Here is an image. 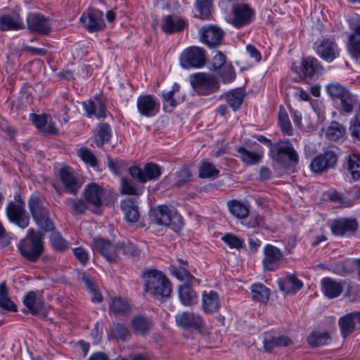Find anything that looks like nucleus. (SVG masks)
Returning a JSON list of instances; mask_svg holds the SVG:
<instances>
[{
    "label": "nucleus",
    "instance_id": "f257e3e1",
    "mask_svg": "<svg viewBox=\"0 0 360 360\" xmlns=\"http://www.w3.org/2000/svg\"><path fill=\"white\" fill-rule=\"evenodd\" d=\"M145 290L155 299L169 297L172 284L160 271L150 269L143 273Z\"/></svg>",
    "mask_w": 360,
    "mask_h": 360
},
{
    "label": "nucleus",
    "instance_id": "f03ea898",
    "mask_svg": "<svg viewBox=\"0 0 360 360\" xmlns=\"http://www.w3.org/2000/svg\"><path fill=\"white\" fill-rule=\"evenodd\" d=\"M43 240L44 234L41 231L29 229L18 245L21 255L30 262H36L44 250Z\"/></svg>",
    "mask_w": 360,
    "mask_h": 360
},
{
    "label": "nucleus",
    "instance_id": "7ed1b4c3",
    "mask_svg": "<svg viewBox=\"0 0 360 360\" xmlns=\"http://www.w3.org/2000/svg\"><path fill=\"white\" fill-rule=\"evenodd\" d=\"M269 155L273 160L286 167L295 166L299 162V155L292 143L286 139L271 146Z\"/></svg>",
    "mask_w": 360,
    "mask_h": 360
},
{
    "label": "nucleus",
    "instance_id": "20e7f679",
    "mask_svg": "<svg viewBox=\"0 0 360 360\" xmlns=\"http://www.w3.org/2000/svg\"><path fill=\"white\" fill-rule=\"evenodd\" d=\"M28 207L35 223L45 231H51L54 229L50 219V213L41 198L32 195L28 200Z\"/></svg>",
    "mask_w": 360,
    "mask_h": 360
},
{
    "label": "nucleus",
    "instance_id": "39448f33",
    "mask_svg": "<svg viewBox=\"0 0 360 360\" xmlns=\"http://www.w3.org/2000/svg\"><path fill=\"white\" fill-rule=\"evenodd\" d=\"M347 285L346 295L351 297L354 291L360 292V285L352 284L351 282L342 280L336 281L330 278H324L321 280L322 291L328 298L338 297L343 290V286Z\"/></svg>",
    "mask_w": 360,
    "mask_h": 360
},
{
    "label": "nucleus",
    "instance_id": "423d86ee",
    "mask_svg": "<svg viewBox=\"0 0 360 360\" xmlns=\"http://www.w3.org/2000/svg\"><path fill=\"white\" fill-rule=\"evenodd\" d=\"M153 214L154 220L158 225L168 226L175 232H178L183 227L181 216L176 213H172L167 205L158 206Z\"/></svg>",
    "mask_w": 360,
    "mask_h": 360
},
{
    "label": "nucleus",
    "instance_id": "0eeeda50",
    "mask_svg": "<svg viewBox=\"0 0 360 360\" xmlns=\"http://www.w3.org/2000/svg\"><path fill=\"white\" fill-rule=\"evenodd\" d=\"M190 80L193 88L199 94L208 95L217 91L219 88L217 77L207 73L200 72L193 75Z\"/></svg>",
    "mask_w": 360,
    "mask_h": 360
},
{
    "label": "nucleus",
    "instance_id": "6e6552de",
    "mask_svg": "<svg viewBox=\"0 0 360 360\" xmlns=\"http://www.w3.org/2000/svg\"><path fill=\"white\" fill-rule=\"evenodd\" d=\"M179 62L184 69L201 68L206 62L205 51L198 46H190L181 53Z\"/></svg>",
    "mask_w": 360,
    "mask_h": 360
},
{
    "label": "nucleus",
    "instance_id": "1a4fd4ad",
    "mask_svg": "<svg viewBox=\"0 0 360 360\" xmlns=\"http://www.w3.org/2000/svg\"><path fill=\"white\" fill-rule=\"evenodd\" d=\"M6 214L11 222L21 229H25L30 224V217L26 213L23 201L10 202L6 207Z\"/></svg>",
    "mask_w": 360,
    "mask_h": 360
},
{
    "label": "nucleus",
    "instance_id": "9d476101",
    "mask_svg": "<svg viewBox=\"0 0 360 360\" xmlns=\"http://www.w3.org/2000/svg\"><path fill=\"white\" fill-rule=\"evenodd\" d=\"M129 174L140 183L144 184L148 181L158 179L161 175V168L158 165L150 162L144 166L143 170L136 166L131 167Z\"/></svg>",
    "mask_w": 360,
    "mask_h": 360
},
{
    "label": "nucleus",
    "instance_id": "9b49d317",
    "mask_svg": "<svg viewBox=\"0 0 360 360\" xmlns=\"http://www.w3.org/2000/svg\"><path fill=\"white\" fill-rule=\"evenodd\" d=\"M27 25L30 32L42 35L49 34L51 30L49 19L41 13H29Z\"/></svg>",
    "mask_w": 360,
    "mask_h": 360
},
{
    "label": "nucleus",
    "instance_id": "f8f14e48",
    "mask_svg": "<svg viewBox=\"0 0 360 360\" xmlns=\"http://www.w3.org/2000/svg\"><path fill=\"white\" fill-rule=\"evenodd\" d=\"M60 178L65 191L76 195L82 186V181L75 174L70 167H64L60 170Z\"/></svg>",
    "mask_w": 360,
    "mask_h": 360
},
{
    "label": "nucleus",
    "instance_id": "ddd939ff",
    "mask_svg": "<svg viewBox=\"0 0 360 360\" xmlns=\"http://www.w3.org/2000/svg\"><path fill=\"white\" fill-rule=\"evenodd\" d=\"M103 17V14L101 11L92 8L83 13L80 21L89 32H96L103 30L105 27Z\"/></svg>",
    "mask_w": 360,
    "mask_h": 360
},
{
    "label": "nucleus",
    "instance_id": "4468645a",
    "mask_svg": "<svg viewBox=\"0 0 360 360\" xmlns=\"http://www.w3.org/2000/svg\"><path fill=\"white\" fill-rule=\"evenodd\" d=\"M338 162V156L333 151H327L313 159L311 169L316 173H321L327 169L334 168Z\"/></svg>",
    "mask_w": 360,
    "mask_h": 360
},
{
    "label": "nucleus",
    "instance_id": "2eb2a0df",
    "mask_svg": "<svg viewBox=\"0 0 360 360\" xmlns=\"http://www.w3.org/2000/svg\"><path fill=\"white\" fill-rule=\"evenodd\" d=\"M160 108L158 99L151 95H141L137 98V109L141 115L150 117L155 115Z\"/></svg>",
    "mask_w": 360,
    "mask_h": 360
},
{
    "label": "nucleus",
    "instance_id": "dca6fc26",
    "mask_svg": "<svg viewBox=\"0 0 360 360\" xmlns=\"http://www.w3.org/2000/svg\"><path fill=\"white\" fill-rule=\"evenodd\" d=\"M175 321L177 326L185 329H194L200 331L204 326L202 317L189 311L177 314L175 316Z\"/></svg>",
    "mask_w": 360,
    "mask_h": 360
},
{
    "label": "nucleus",
    "instance_id": "f3484780",
    "mask_svg": "<svg viewBox=\"0 0 360 360\" xmlns=\"http://www.w3.org/2000/svg\"><path fill=\"white\" fill-rule=\"evenodd\" d=\"M200 39L207 46L214 48L221 44L224 32L219 27L204 26L200 30Z\"/></svg>",
    "mask_w": 360,
    "mask_h": 360
},
{
    "label": "nucleus",
    "instance_id": "a211bd4d",
    "mask_svg": "<svg viewBox=\"0 0 360 360\" xmlns=\"http://www.w3.org/2000/svg\"><path fill=\"white\" fill-rule=\"evenodd\" d=\"M231 13L233 15L231 23L238 28L249 24L254 14L253 11L244 4L233 5Z\"/></svg>",
    "mask_w": 360,
    "mask_h": 360
},
{
    "label": "nucleus",
    "instance_id": "6ab92c4d",
    "mask_svg": "<svg viewBox=\"0 0 360 360\" xmlns=\"http://www.w3.org/2000/svg\"><path fill=\"white\" fill-rule=\"evenodd\" d=\"M94 248L96 251L103 256L110 263L117 261V243L112 245L109 240L98 238L94 239Z\"/></svg>",
    "mask_w": 360,
    "mask_h": 360
},
{
    "label": "nucleus",
    "instance_id": "aec40b11",
    "mask_svg": "<svg viewBox=\"0 0 360 360\" xmlns=\"http://www.w3.org/2000/svg\"><path fill=\"white\" fill-rule=\"evenodd\" d=\"M316 53L323 60L330 63L339 56L338 46L334 39L325 38L317 46Z\"/></svg>",
    "mask_w": 360,
    "mask_h": 360
},
{
    "label": "nucleus",
    "instance_id": "412c9836",
    "mask_svg": "<svg viewBox=\"0 0 360 360\" xmlns=\"http://www.w3.org/2000/svg\"><path fill=\"white\" fill-rule=\"evenodd\" d=\"M282 257L283 253L278 248L271 245H265L262 259L264 269L271 271L276 270Z\"/></svg>",
    "mask_w": 360,
    "mask_h": 360
},
{
    "label": "nucleus",
    "instance_id": "4be33fe9",
    "mask_svg": "<svg viewBox=\"0 0 360 360\" xmlns=\"http://www.w3.org/2000/svg\"><path fill=\"white\" fill-rule=\"evenodd\" d=\"M105 189L92 183L88 184L84 190V196L87 202L98 209L103 205V198L105 196Z\"/></svg>",
    "mask_w": 360,
    "mask_h": 360
},
{
    "label": "nucleus",
    "instance_id": "5701e85b",
    "mask_svg": "<svg viewBox=\"0 0 360 360\" xmlns=\"http://www.w3.org/2000/svg\"><path fill=\"white\" fill-rule=\"evenodd\" d=\"M292 344L290 338L285 335H275L272 332L263 335V348L265 352L271 353L274 348L287 347Z\"/></svg>",
    "mask_w": 360,
    "mask_h": 360
},
{
    "label": "nucleus",
    "instance_id": "b1692460",
    "mask_svg": "<svg viewBox=\"0 0 360 360\" xmlns=\"http://www.w3.org/2000/svg\"><path fill=\"white\" fill-rule=\"evenodd\" d=\"M358 228L356 219L341 218L334 221L331 226V231L334 235L343 236L347 233H353Z\"/></svg>",
    "mask_w": 360,
    "mask_h": 360
},
{
    "label": "nucleus",
    "instance_id": "393cba45",
    "mask_svg": "<svg viewBox=\"0 0 360 360\" xmlns=\"http://www.w3.org/2000/svg\"><path fill=\"white\" fill-rule=\"evenodd\" d=\"M24 28L25 25L19 13L14 12L0 15V30H18Z\"/></svg>",
    "mask_w": 360,
    "mask_h": 360
},
{
    "label": "nucleus",
    "instance_id": "a878e982",
    "mask_svg": "<svg viewBox=\"0 0 360 360\" xmlns=\"http://www.w3.org/2000/svg\"><path fill=\"white\" fill-rule=\"evenodd\" d=\"M186 22L174 15H168L162 18L161 29L166 34L180 32L183 30Z\"/></svg>",
    "mask_w": 360,
    "mask_h": 360
},
{
    "label": "nucleus",
    "instance_id": "bb28decb",
    "mask_svg": "<svg viewBox=\"0 0 360 360\" xmlns=\"http://www.w3.org/2000/svg\"><path fill=\"white\" fill-rule=\"evenodd\" d=\"M120 207L125 219L129 223L136 222L140 217L138 202L134 198H129L120 202Z\"/></svg>",
    "mask_w": 360,
    "mask_h": 360
},
{
    "label": "nucleus",
    "instance_id": "cd10ccee",
    "mask_svg": "<svg viewBox=\"0 0 360 360\" xmlns=\"http://www.w3.org/2000/svg\"><path fill=\"white\" fill-rule=\"evenodd\" d=\"M202 297V309L205 313L213 314L218 311L221 304L217 292L213 290L204 291Z\"/></svg>",
    "mask_w": 360,
    "mask_h": 360
},
{
    "label": "nucleus",
    "instance_id": "c85d7f7f",
    "mask_svg": "<svg viewBox=\"0 0 360 360\" xmlns=\"http://www.w3.org/2000/svg\"><path fill=\"white\" fill-rule=\"evenodd\" d=\"M23 302L32 315H46V308L42 302L37 300V295L34 292H29L24 297Z\"/></svg>",
    "mask_w": 360,
    "mask_h": 360
},
{
    "label": "nucleus",
    "instance_id": "c756f323",
    "mask_svg": "<svg viewBox=\"0 0 360 360\" xmlns=\"http://www.w3.org/2000/svg\"><path fill=\"white\" fill-rule=\"evenodd\" d=\"M278 284L280 290L286 294H295L303 286L302 282L292 274L279 278Z\"/></svg>",
    "mask_w": 360,
    "mask_h": 360
},
{
    "label": "nucleus",
    "instance_id": "7c9ffc66",
    "mask_svg": "<svg viewBox=\"0 0 360 360\" xmlns=\"http://www.w3.org/2000/svg\"><path fill=\"white\" fill-rule=\"evenodd\" d=\"M82 105L89 117L95 116L97 118H104L106 116L105 105L101 100L98 101L96 103L91 100L84 101Z\"/></svg>",
    "mask_w": 360,
    "mask_h": 360
},
{
    "label": "nucleus",
    "instance_id": "2f4dec72",
    "mask_svg": "<svg viewBox=\"0 0 360 360\" xmlns=\"http://www.w3.org/2000/svg\"><path fill=\"white\" fill-rule=\"evenodd\" d=\"M318 68V60L315 58L308 57L303 58L302 60L301 65L299 68L300 71L298 72L297 70V67L295 68V71L298 72L300 76L312 77Z\"/></svg>",
    "mask_w": 360,
    "mask_h": 360
},
{
    "label": "nucleus",
    "instance_id": "473e14b6",
    "mask_svg": "<svg viewBox=\"0 0 360 360\" xmlns=\"http://www.w3.org/2000/svg\"><path fill=\"white\" fill-rule=\"evenodd\" d=\"M221 97L224 98L233 110L236 111L243 101L245 92L242 89H236L222 95Z\"/></svg>",
    "mask_w": 360,
    "mask_h": 360
},
{
    "label": "nucleus",
    "instance_id": "72a5a7b5",
    "mask_svg": "<svg viewBox=\"0 0 360 360\" xmlns=\"http://www.w3.org/2000/svg\"><path fill=\"white\" fill-rule=\"evenodd\" d=\"M179 297L181 303L186 306H190L197 302L196 292L188 283L179 286Z\"/></svg>",
    "mask_w": 360,
    "mask_h": 360
},
{
    "label": "nucleus",
    "instance_id": "f704fd0d",
    "mask_svg": "<svg viewBox=\"0 0 360 360\" xmlns=\"http://www.w3.org/2000/svg\"><path fill=\"white\" fill-rule=\"evenodd\" d=\"M180 266L179 267L171 265L169 268V271L172 275L175 276L180 281H185L186 282L191 283L192 281H197V279L187 270L184 266L187 264L184 262L182 259L179 260Z\"/></svg>",
    "mask_w": 360,
    "mask_h": 360
},
{
    "label": "nucleus",
    "instance_id": "c9c22d12",
    "mask_svg": "<svg viewBox=\"0 0 360 360\" xmlns=\"http://www.w3.org/2000/svg\"><path fill=\"white\" fill-rule=\"evenodd\" d=\"M131 326L135 333L146 335L151 328L153 322L143 316H136L131 320Z\"/></svg>",
    "mask_w": 360,
    "mask_h": 360
},
{
    "label": "nucleus",
    "instance_id": "e433bc0d",
    "mask_svg": "<svg viewBox=\"0 0 360 360\" xmlns=\"http://www.w3.org/2000/svg\"><path fill=\"white\" fill-rule=\"evenodd\" d=\"M87 201L82 198H67L65 205L73 214H82L89 209Z\"/></svg>",
    "mask_w": 360,
    "mask_h": 360
},
{
    "label": "nucleus",
    "instance_id": "4c0bfd02",
    "mask_svg": "<svg viewBox=\"0 0 360 360\" xmlns=\"http://www.w3.org/2000/svg\"><path fill=\"white\" fill-rule=\"evenodd\" d=\"M110 127L107 123H101L98 126L95 134V143L97 146L101 148L105 143H108L111 138Z\"/></svg>",
    "mask_w": 360,
    "mask_h": 360
},
{
    "label": "nucleus",
    "instance_id": "58836bf2",
    "mask_svg": "<svg viewBox=\"0 0 360 360\" xmlns=\"http://www.w3.org/2000/svg\"><path fill=\"white\" fill-rule=\"evenodd\" d=\"M252 297L255 301L265 303L268 301L270 290L262 283L253 284L251 287Z\"/></svg>",
    "mask_w": 360,
    "mask_h": 360
},
{
    "label": "nucleus",
    "instance_id": "ea45409f",
    "mask_svg": "<svg viewBox=\"0 0 360 360\" xmlns=\"http://www.w3.org/2000/svg\"><path fill=\"white\" fill-rule=\"evenodd\" d=\"M341 329V335L343 338H346L351 334L355 328V321L351 313L341 317L338 321Z\"/></svg>",
    "mask_w": 360,
    "mask_h": 360
},
{
    "label": "nucleus",
    "instance_id": "a19ab883",
    "mask_svg": "<svg viewBox=\"0 0 360 360\" xmlns=\"http://www.w3.org/2000/svg\"><path fill=\"white\" fill-rule=\"evenodd\" d=\"M0 307L8 311H17L15 304L8 297V290L5 283L0 284Z\"/></svg>",
    "mask_w": 360,
    "mask_h": 360
},
{
    "label": "nucleus",
    "instance_id": "79ce46f5",
    "mask_svg": "<svg viewBox=\"0 0 360 360\" xmlns=\"http://www.w3.org/2000/svg\"><path fill=\"white\" fill-rule=\"evenodd\" d=\"M237 152L242 161L247 165H255L260 161L262 157L261 153L252 152L244 147H239Z\"/></svg>",
    "mask_w": 360,
    "mask_h": 360
},
{
    "label": "nucleus",
    "instance_id": "37998d69",
    "mask_svg": "<svg viewBox=\"0 0 360 360\" xmlns=\"http://www.w3.org/2000/svg\"><path fill=\"white\" fill-rule=\"evenodd\" d=\"M330 337L328 333L313 331L307 338V342L311 347H321L328 342Z\"/></svg>",
    "mask_w": 360,
    "mask_h": 360
},
{
    "label": "nucleus",
    "instance_id": "c03bdc74",
    "mask_svg": "<svg viewBox=\"0 0 360 360\" xmlns=\"http://www.w3.org/2000/svg\"><path fill=\"white\" fill-rule=\"evenodd\" d=\"M346 134V129L341 124L332 122L326 131V137L328 139L337 141L342 138Z\"/></svg>",
    "mask_w": 360,
    "mask_h": 360
},
{
    "label": "nucleus",
    "instance_id": "a18cd8bd",
    "mask_svg": "<svg viewBox=\"0 0 360 360\" xmlns=\"http://www.w3.org/2000/svg\"><path fill=\"white\" fill-rule=\"evenodd\" d=\"M228 207L231 213L238 218H245L249 214L248 208L238 200L229 201Z\"/></svg>",
    "mask_w": 360,
    "mask_h": 360
},
{
    "label": "nucleus",
    "instance_id": "49530a36",
    "mask_svg": "<svg viewBox=\"0 0 360 360\" xmlns=\"http://www.w3.org/2000/svg\"><path fill=\"white\" fill-rule=\"evenodd\" d=\"M348 169L351 172L354 180L360 179V155L357 153H352L347 159Z\"/></svg>",
    "mask_w": 360,
    "mask_h": 360
},
{
    "label": "nucleus",
    "instance_id": "de8ad7c7",
    "mask_svg": "<svg viewBox=\"0 0 360 360\" xmlns=\"http://www.w3.org/2000/svg\"><path fill=\"white\" fill-rule=\"evenodd\" d=\"M278 119L281 131L284 134L292 135V127L289 120L288 115L283 106L280 107Z\"/></svg>",
    "mask_w": 360,
    "mask_h": 360
},
{
    "label": "nucleus",
    "instance_id": "09e8293b",
    "mask_svg": "<svg viewBox=\"0 0 360 360\" xmlns=\"http://www.w3.org/2000/svg\"><path fill=\"white\" fill-rule=\"evenodd\" d=\"M358 102L356 96L349 94L340 103V111L345 113H351L354 108Z\"/></svg>",
    "mask_w": 360,
    "mask_h": 360
},
{
    "label": "nucleus",
    "instance_id": "8fccbe9b",
    "mask_svg": "<svg viewBox=\"0 0 360 360\" xmlns=\"http://www.w3.org/2000/svg\"><path fill=\"white\" fill-rule=\"evenodd\" d=\"M110 310L115 314H122L130 311V307L127 301L118 297L112 300L110 304Z\"/></svg>",
    "mask_w": 360,
    "mask_h": 360
},
{
    "label": "nucleus",
    "instance_id": "3c124183",
    "mask_svg": "<svg viewBox=\"0 0 360 360\" xmlns=\"http://www.w3.org/2000/svg\"><path fill=\"white\" fill-rule=\"evenodd\" d=\"M77 155L86 163L92 167L98 165V160L91 150L87 148L82 147L77 150Z\"/></svg>",
    "mask_w": 360,
    "mask_h": 360
},
{
    "label": "nucleus",
    "instance_id": "603ef678",
    "mask_svg": "<svg viewBox=\"0 0 360 360\" xmlns=\"http://www.w3.org/2000/svg\"><path fill=\"white\" fill-rule=\"evenodd\" d=\"M212 0H196L195 8L200 13V18L208 19L211 15Z\"/></svg>",
    "mask_w": 360,
    "mask_h": 360
},
{
    "label": "nucleus",
    "instance_id": "864d4df0",
    "mask_svg": "<svg viewBox=\"0 0 360 360\" xmlns=\"http://www.w3.org/2000/svg\"><path fill=\"white\" fill-rule=\"evenodd\" d=\"M50 240L52 247L56 251L63 252L68 248V243L58 232L52 233Z\"/></svg>",
    "mask_w": 360,
    "mask_h": 360
},
{
    "label": "nucleus",
    "instance_id": "5fc2aeb1",
    "mask_svg": "<svg viewBox=\"0 0 360 360\" xmlns=\"http://www.w3.org/2000/svg\"><path fill=\"white\" fill-rule=\"evenodd\" d=\"M219 75L224 83L233 82L236 78V72L233 67L231 64H226L219 68Z\"/></svg>",
    "mask_w": 360,
    "mask_h": 360
},
{
    "label": "nucleus",
    "instance_id": "6e6d98bb",
    "mask_svg": "<svg viewBox=\"0 0 360 360\" xmlns=\"http://www.w3.org/2000/svg\"><path fill=\"white\" fill-rule=\"evenodd\" d=\"M349 51L353 57L360 58V36L349 35Z\"/></svg>",
    "mask_w": 360,
    "mask_h": 360
},
{
    "label": "nucleus",
    "instance_id": "4d7b16f0",
    "mask_svg": "<svg viewBox=\"0 0 360 360\" xmlns=\"http://www.w3.org/2000/svg\"><path fill=\"white\" fill-rule=\"evenodd\" d=\"M219 171L215 169L214 166L210 163L205 162L202 163L200 168V176L202 178H209L217 176Z\"/></svg>",
    "mask_w": 360,
    "mask_h": 360
},
{
    "label": "nucleus",
    "instance_id": "13d9d810",
    "mask_svg": "<svg viewBox=\"0 0 360 360\" xmlns=\"http://www.w3.org/2000/svg\"><path fill=\"white\" fill-rule=\"evenodd\" d=\"M221 240L227 244L231 248L240 249L243 247V240L239 238L238 236L231 234L227 233L225 234Z\"/></svg>",
    "mask_w": 360,
    "mask_h": 360
},
{
    "label": "nucleus",
    "instance_id": "bf43d9fd",
    "mask_svg": "<svg viewBox=\"0 0 360 360\" xmlns=\"http://www.w3.org/2000/svg\"><path fill=\"white\" fill-rule=\"evenodd\" d=\"M191 176L192 174L188 168L186 166L182 167L181 169L176 172V186L180 187L183 186L186 182H188L191 180Z\"/></svg>",
    "mask_w": 360,
    "mask_h": 360
},
{
    "label": "nucleus",
    "instance_id": "052dcab7",
    "mask_svg": "<svg viewBox=\"0 0 360 360\" xmlns=\"http://www.w3.org/2000/svg\"><path fill=\"white\" fill-rule=\"evenodd\" d=\"M120 252L124 255L136 256L138 255V250L130 243L118 242L117 243V252L118 256Z\"/></svg>",
    "mask_w": 360,
    "mask_h": 360
},
{
    "label": "nucleus",
    "instance_id": "680f3d73",
    "mask_svg": "<svg viewBox=\"0 0 360 360\" xmlns=\"http://www.w3.org/2000/svg\"><path fill=\"white\" fill-rule=\"evenodd\" d=\"M328 269L335 274L345 276L349 273V270L344 262H338L330 264Z\"/></svg>",
    "mask_w": 360,
    "mask_h": 360
},
{
    "label": "nucleus",
    "instance_id": "e2e57ef3",
    "mask_svg": "<svg viewBox=\"0 0 360 360\" xmlns=\"http://www.w3.org/2000/svg\"><path fill=\"white\" fill-rule=\"evenodd\" d=\"M113 333L117 338L122 341H125L129 336V332L127 328L120 323H117L114 325Z\"/></svg>",
    "mask_w": 360,
    "mask_h": 360
},
{
    "label": "nucleus",
    "instance_id": "0e129e2a",
    "mask_svg": "<svg viewBox=\"0 0 360 360\" xmlns=\"http://www.w3.org/2000/svg\"><path fill=\"white\" fill-rule=\"evenodd\" d=\"M345 89V86L337 82L330 83L326 86L327 93L333 99H335Z\"/></svg>",
    "mask_w": 360,
    "mask_h": 360
},
{
    "label": "nucleus",
    "instance_id": "69168bd1",
    "mask_svg": "<svg viewBox=\"0 0 360 360\" xmlns=\"http://www.w3.org/2000/svg\"><path fill=\"white\" fill-rule=\"evenodd\" d=\"M225 62L226 56L221 51H217V54L212 58L211 70L217 71L226 65Z\"/></svg>",
    "mask_w": 360,
    "mask_h": 360
},
{
    "label": "nucleus",
    "instance_id": "338daca9",
    "mask_svg": "<svg viewBox=\"0 0 360 360\" xmlns=\"http://www.w3.org/2000/svg\"><path fill=\"white\" fill-rule=\"evenodd\" d=\"M121 192L127 195H139V192L136 190V188L128 180L125 179H122L121 181Z\"/></svg>",
    "mask_w": 360,
    "mask_h": 360
},
{
    "label": "nucleus",
    "instance_id": "774afa93",
    "mask_svg": "<svg viewBox=\"0 0 360 360\" xmlns=\"http://www.w3.org/2000/svg\"><path fill=\"white\" fill-rule=\"evenodd\" d=\"M30 120L40 131L43 127H44V124H46L47 116L46 115H37L32 113L30 114Z\"/></svg>",
    "mask_w": 360,
    "mask_h": 360
}]
</instances>
